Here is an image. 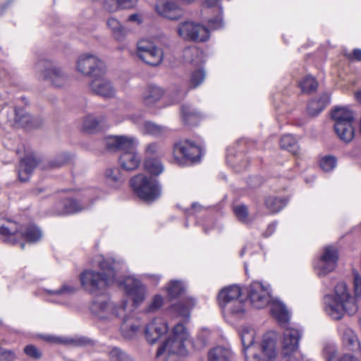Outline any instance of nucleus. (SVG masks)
I'll list each match as a JSON object with an SVG mask.
<instances>
[{
    "label": "nucleus",
    "mask_w": 361,
    "mask_h": 361,
    "mask_svg": "<svg viewBox=\"0 0 361 361\" xmlns=\"http://www.w3.org/2000/svg\"><path fill=\"white\" fill-rule=\"evenodd\" d=\"M353 123L334 124V130L338 137L343 142L348 143L355 136Z\"/></svg>",
    "instance_id": "obj_26"
},
{
    "label": "nucleus",
    "mask_w": 361,
    "mask_h": 361,
    "mask_svg": "<svg viewBox=\"0 0 361 361\" xmlns=\"http://www.w3.org/2000/svg\"><path fill=\"white\" fill-rule=\"evenodd\" d=\"M123 318L124 321L120 328L122 336L127 339L133 338L140 330L139 324H136L135 321L127 318L126 316Z\"/></svg>",
    "instance_id": "obj_29"
},
{
    "label": "nucleus",
    "mask_w": 361,
    "mask_h": 361,
    "mask_svg": "<svg viewBox=\"0 0 361 361\" xmlns=\"http://www.w3.org/2000/svg\"><path fill=\"white\" fill-rule=\"evenodd\" d=\"M15 359V354L13 351L0 347V360L11 361Z\"/></svg>",
    "instance_id": "obj_55"
},
{
    "label": "nucleus",
    "mask_w": 361,
    "mask_h": 361,
    "mask_svg": "<svg viewBox=\"0 0 361 361\" xmlns=\"http://www.w3.org/2000/svg\"><path fill=\"white\" fill-rule=\"evenodd\" d=\"M121 8H130L135 6L137 0H118Z\"/></svg>",
    "instance_id": "obj_58"
},
{
    "label": "nucleus",
    "mask_w": 361,
    "mask_h": 361,
    "mask_svg": "<svg viewBox=\"0 0 361 361\" xmlns=\"http://www.w3.org/2000/svg\"><path fill=\"white\" fill-rule=\"evenodd\" d=\"M300 86L302 92H310L316 90L317 82L313 77L307 76L300 82Z\"/></svg>",
    "instance_id": "obj_46"
},
{
    "label": "nucleus",
    "mask_w": 361,
    "mask_h": 361,
    "mask_svg": "<svg viewBox=\"0 0 361 361\" xmlns=\"http://www.w3.org/2000/svg\"><path fill=\"white\" fill-rule=\"evenodd\" d=\"M271 312L273 317L278 321L281 325L286 324L290 319L289 312L285 306L281 302H274L271 305Z\"/></svg>",
    "instance_id": "obj_28"
},
{
    "label": "nucleus",
    "mask_w": 361,
    "mask_h": 361,
    "mask_svg": "<svg viewBox=\"0 0 361 361\" xmlns=\"http://www.w3.org/2000/svg\"><path fill=\"white\" fill-rule=\"evenodd\" d=\"M106 25L116 40L121 41L127 35L126 29L116 18H109L106 21Z\"/></svg>",
    "instance_id": "obj_31"
},
{
    "label": "nucleus",
    "mask_w": 361,
    "mask_h": 361,
    "mask_svg": "<svg viewBox=\"0 0 361 361\" xmlns=\"http://www.w3.org/2000/svg\"><path fill=\"white\" fill-rule=\"evenodd\" d=\"M35 68L44 81L55 87H62L68 81V75L64 69L51 61L39 60Z\"/></svg>",
    "instance_id": "obj_7"
},
{
    "label": "nucleus",
    "mask_w": 361,
    "mask_h": 361,
    "mask_svg": "<svg viewBox=\"0 0 361 361\" xmlns=\"http://www.w3.org/2000/svg\"><path fill=\"white\" fill-rule=\"evenodd\" d=\"M248 296L254 307L257 309L263 308L271 300L269 287L258 281L253 282L249 287Z\"/></svg>",
    "instance_id": "obj_15"
},
{
    "label": "nucleus",
    "mask_w": 361,
    "mask_h": 361,
    "mask_svg": "<svg viewBox=\"0 0 361 361\" xmlns=\"http://www.w3.org/2000/svg\"><path fill=\"white\" fill-rule=\"evenodd\" d=\"M205 73L202 70H197L192 73L189 82V88L198 87L204 80Z\"/></svg>",
    "instance_id": "obj_47"
},
{
    "label": "nucleus",
    "mask_w": 361,
    "mask_h": 361,
    "mask_svg": "<svg viewBox=\"0 0 361 361\" xmlns=\"http://www.w3.org/2000/svg\"><path fill=\"white\" fill-rule=\"evenodd\" d=\"M97 262L101 271L87 269L80 274L82 287L92 294H100L118 281L114 260L99 257Z\"/></svg>",
    "instance_id": "obj_2"
},
{
    "label": "nucleus",
    "mask_w": 361,
    "mask_h": 361,
    "mask_svg": "<svg viewBox=\"0 0 361 361\" xmlns=\"http://www.w3.org/2000/svg\"><path fill=\"white\" fill-rule=\"evenodd\" d=\"M145 169L149 173L158 176L164 171V166L159 159L147 158L145 161Z\"/></svg>",
    "instance_id": "obj_39"
},
{
    "label": "nucleus",
    "mask_w": 361,
    "mask_h": 361,
    "mask_svg": "<svg viewBox=\"0 0 361 361\" xmlns=\"http://www.w3.org/2000/svg\"><path fill=\"white\" fill-rule=\"evenodd\" d=\"M103 6L109 12H116L121 8L118 0H104Z\"/></svg>",
    "instance_id": "obj_53"
},
{
    "label": "nucleus",
    "mask_w": 361,
    "mask_h": 361,
    "mask_svg": "<svg viewBox=\"0 0 361 361\" xmlns=\"http://www.w3.org/2000/svg\"><path fill=\"white\" fill-rule=\"evenodd\" d=\"M168 329V325L163 319H155L145 327L146 339L149 343H154Z\"/></svg>",
    "instance_id": "obj_19"
},
{
    "label": "nucleus",
    "mask_w": 361,
    "mask_h": 361,
    "mask_svg": "<svg viewBox=\"0 0 361 361\" xmlns=\"http://www.w3.org/2000/svg\"><path fill=\"white\" fill-rule=\"evenodd\" d=\"M127 21L140 25L143 21L142 16L140 13H133L128 17Z\"/></svg>",
    "instance_id": "obj_56"
},
{
    "label": "nucleus",
    "mask_w": 361,
    "mask_h": 361,
    "mask_svg": "<svg viewBox=\"0 0 361 361\" xmlns=\"http://www.w3.org/2000/svg\"><path fill=\"white\" fill-rule=\"evenodd\" d=\"M105 177L107 183L114 186L119 185L122 182L121 173L118 169H107Z\"/></svg>",
    "instance_id": "obj_45"
},
{
    "label": "nucleus",
    "mask_w": 361,
    "mask_h": 361,
    "mask_svg": "<svg viewBox=\"0 0 361 361\" xmlns=\"http://www.w3.org/2000/svg\"><path fill=\"white\" fill-rule=\"evenodd\" d=\"M354 296H351L347 285L338 283L335 288V296L327 295L324 297V310L333 319H341L344 313L355 314L358 310L357 298L361 295V277L358 274L354 276Z\"/></svg>",
    "instance_id": "obj_1"
},
{
    "label": "nucleus",
    "mask_w": 361,
    "mask_h": 361,
    "mask_svg": "<svg viewBox=\"0 0 361 361\" xmlns=\"http://www.w3.org/2000/svg\"><path fill=\"white\" fill-rule=\"evenodd\" d=\"M319 165L324 171H331L336 166V159L334 156H325L320 159Z\"/></svg>",
    "instance_id": "obj_48"
},
{
    "label": "nucleus",
    "mask_w": 361,
    "mask_h": 361,
    "mask_svg": "<svg viewBox=\"0 0 361 361\" xmlns=\"http://www.w3.org/2000/svg\"><path fill=\"white\" fill-rule=\"evenodd\" d=\"M119 286H123L126 293L129 295L133 302V305L138 307L145 298V288L142 283L133 277H127L123 281H119L117 283Z\"/></svg>",
    "instance_id": "obj_16"
},
{
    "label": "nucleus",
    "mask_w": 361,
    "mask_h": 361,
    "mask_svg": "<svg viewBox=\"0 0 361 361\" xmlns=\"http://www.w3.org/2000/svg\"><path fill=\"white\" fill-rule=\"evenodd\" d=\"M137 55L145 63L152 66L161 64L164 59L163 51L147 39H141L137 42Z\"/></svg>",
    "instance_id": "obj_12"
},
{
    "label": "nucleus",
    "mask_w": 361,
    "mask_h": 361,
    "mask_svg": "<svg viewBox=\"0 0 361 361\" xmlns=\"http://www.w3.org/2000/svg\"><path fill=\"white\" fill-rule=\"evenodd\" d=\"M164 95V90L155 85H149L142 93V101L143 104L148 106L155 104Z\"/></svg>",
    "instance_id": "obj_23"
},
{
    "label": "nucleus",
    "mask_w": 361,
    "mask_h": 361,
    "mask_svg": "<svg viewBox=\"0 0 361 361\" xmlns=\"http://www.w3.org/2000/svg\"><path fill=\"white\" fill-rule=\"evenodd\" d=\"M10 112L11 116L8 118V121L11 126H19L23 128L34 126L32 116L27 114L23 109H10Z\"/></svg>",
    "instance_id": "obj_21"
},
{
    "label": "nucleus",
    "mask_w": 361,
    "mask_h": 361,
    "mask_svg": "<svg viewBox=\"0 0 361 361\" xmlns=\"http://www.w3.org/2000/svg\"><path fill=\"white\" fill-rule=\"evenodd\" d=\"M343 341L349 347V350L355 351L360 349V343L357 337L351 329H347L345 330L343 335Z\"/></svg>",
    "instance_id": "obj_38"
},
{
    "label": "nucleus",
    "mask_w": 361,
    "mask_h": 361,
    "mask_svg": "<svg viewBox=\"0 0 361 361\" xmlns=\"http://www.w3.org/2000/svg\"><path fill=\"white\" fill-rule=\"evenodd\" d=\"M164 299L160 295H155L152 301L145 309L147 312H154L157 311L163 305Z\"/></svg>",
    "instance_id": "obj_50"
},
{
    "label": "nucleus",
    "mask_w": 361,
    "mask_h": 361,
    "mask_svg": "<svg viewBox=\"0 0 361 361\" xmlns=\"http://www.w3.org/2000/svg\"><path fill=\"white\" fill-rule=\"evenodd\" d=\"M233 352L228 346L218 345L210 349L207 353V361H231Z\"/></svg>",
    "instance_id": "obj_24"
},
{
    "label": "nucleus",
    "mask_w": 361,
    "mask_h": 361,
    "mask_svg": "<svg viewBox=\"0 0 361 361\" xmlns=\"http://www.w3.org/2000/svg\"><path fill=\"white\" fill-rule=\"evenodd\" d=\"M104 120L103 118H97L93 116H88L85 118L83 121V129L88 133L95 131L99 123Z\"/></svg>",
    "instance_id": "obj_43"
},
{
    "label": "nucleus",
    "mask_w": 361,
    "mask_h": 361,
    "mask_svg": "<svg viewBox=\"0 0 361 361\" xmlns=\"http://www.w3.org/2000/svg\"><path fill=\"white\" fill-rule=\"evenodd\" d=\"M181 115L185 122L189 125H195L200 118V114L188 105L181 107Z\"/></svg>",
    "instance_id": "obj_34"
},
{
    "label": "nucleus",
    "mask_w": 361,
    "mask_h": 361,
    "mask_svg": "<svg viewBox=\"0 0 361 361\" xmlns=\"http://www.w3.org/2000/svg\"><path fill=\"white\" fill-rule=\"evenodd\" d=\"M105 144L106 149L111 152H123L119 158V162L123 169L132 171L138 167L140 158L135 152L138 142L134 137L110 136L106 139Z\"/></svg>",
    "instance_id": "obj_4"
},
{
    "label": "nucleus",
    "mask_w": 361,
    "mask_h": 361,
    "mask_svg": "<svg viewBox=\"0 0 361 361\" xmlns=\"http://www.w3.org/2000/svg\"><path fill=\"white\" fill-rule=\"evenodd\" d=\"M144 277L145 279H149L154 285H157L159 282L161 276L158 274H144Z\"/></svg>",
    "instance_id": "obj_59"
},
{
    "label": "nucleus",
    "mask_w": 361,
    "mask_h": 361,
    "mask_svg": "<svg viewBox=\"0 0 361 361\" xmlns=\"http://www.w3.org/2000/svg\"><path fill=\"white\" fill-rule=\"evenodd\" d=\"M330 97L324 93L318 99L312 100L307 106V113L311 116L318 115L329 104Z\"/></svg>",
    "instance_id": "obj_27"
},
{
    "label": "nucleus",
    "mask_w": 361,
    "mask_h": 361,
    "mask_svg": "<svg viewBox=\"0 0 361 361\" xmlns=\"http://www.w3.org/2000/svg\"><path fill=\"white\" fill-rule=\"evenodd\" d=\"M166 289L168 295L171 298H175L184 293L185 286L181 281L172 280L168 283Z\"/></svg>",
    "instance_id": "obj_36"
},
{
    "label": "nucleus",
    "mask_w": 361,
    "mask_h": 361,
    "mask_svg": "<svg viewBox=\"0 0 361 361\" xmlns=\"http://www.w3.org/2000/svg\"><path fill=\"white\" fill-rule=\"evenodd\" d=\"M224 311L233 317L240 318L243 316L245 312L244 302L241 300L233 302V303L224 309Z\"/></svg>",
    "instance_id": "obj_42"
},
{
    "label": "nucleus",
    "mask_w": 361,
    "mask_h": 361,
    "mask_svg": "<svg viewBox=\"0 0 361 361\" xmlns=\"http://www.w3.org/2000/svg\"><path fill=\"white\" fill-rule=\"evenodd\" d=\"M127 305L126 300H123L121 305L117 306L105 300H97L92 302L91 310L100 319L111 320L116 317H125L127 315Z\"/></svg>",
    "instance_id": "obj_9"
},
{
    "label": "nucleus",
    "mask_w": 361,
    "mask_h": 361,
    "mask_svg": "<svg viewBox=\"0 0 361 361\" xmlns=\"http://www.w3.org/2000/svg\"><path fill=\"white\" fill-rule=\"evenodd\" d=\"M338 259L337 250L333 246L325 247L319 258L314 262L315 273L319 277L326 276L336 269Z\"/></svg>",
    "instance_id": "obj_13"
},
{
    "label": "nucleus",
    "mask_w": 361,
    "mask_h": 361,
    "mask_svg": "<svg viewBox=\"0 0 361 361\" xmlns=\"http://www.w3.org/2000/svg\"><path fill=\"white\" fill-rule=\"evenodd\" d=\"M48 341L56 343H63L73 346H82L89 343V341L85 338H66V337H49Z\"/></svg>",
    "instance_id": "obj_33"
},
{
    "label": "nucleus",
    "mask_w": 361,
    "mask_h": 361,
    "mask_svg": "<svg viewBox=\"0 0 361 361\" xmlns=\"http://www.w3.org/2000/svg\"><path fill=\"white\" fill-rule=\"evenodd\" d=\"M37 164L38 161L33 155L27 156L22 159L18 169L19 180L22 182L27 181Z\"/></svg>",
    "instance_id": "obj_22"
},
{
    "label": "nucleus",
    "mask_w": 361,
    "mask_h": 361,
    "mask_svg": "<svg viewBox=\"0 0 361 361\" xmlns=\"http://www.w3.org/2000/svg\"><path fill=\"white\" fill-rule=\"evenodd\" d=\"M255 330L249 326L241 329L240 336L243 345V353L246 361H274L277 357L276 339L271 334L264 336L260 345L263 357H260L255 350Z\"/></svg>",
    "instance_id": "obj_3"
},
{
    "label": "nucleus",
    "mask_w": 361,
    "mask_h": 361,
    "mask_svg": "<svg viewBox=\"0 0 361 361\" xmlns=\"http://www.w3.org/2000/svg\"><path fill=\"white\" fill-rule=\"evenodd\" d=\"M41 238V231L35 226L23 227L14 221H0V240L6 243L15 245L23 239L35 243Z\"/></svg>",
    "instance_id": "obj_5"
},
{
    "label": "nucleus",
    "mask_w": 361,
    "mask_h": 361,
    "mask_svg": "<svg viewBox=\"0 0 361 361\" xmlns=\"http://www.w3.org/2000/svg\"><path fill=\"white\" fill-rule=\"evenodd\" d=\"M281 147L286 149L293 154H297L299 151V146L295 138L292 135H285L280 140Z\"/></svg>",
    "instance_id": "obj_35"
},
{
    "label": "nucleus",
    "mask_w": 361,
    "mask_h": 361,
    "mask_svg": "<svg viewBox=\"0 0 361 361\" xmlns=\"http://www.w3.org/2000/svg\"><path fill=\"white\" fill-rule=\"evenodd\" d=\"M155 8L159 15L171 20H178L183 15V11L180 6L170 0L159 1Z\"/></svg>",
    "instance_id": "obj_18"
},
{
    "label": "nucleus",
    "mask_w": 361,
    "mask_h": 361,
    "mask_svg": "<svg viewBox=\"0 0 361 361\" xmlns=\"http://www.w3.org/2000/svg\"><path fill=\"white\" fill-rule=\"evenodd\" d=\"M345 56L347 59L349 60H353L355 59L358 61H361V49H355L353 50V54H345Z\"/></svg>",
    "instance_id": "obj_57"
},
{
    "label": "nucleus",
    "mask_w": 361,
    "mask_h": 361,
    "mask_svg": "<svg viewBox=\"0 0 361 361\" xmlns=\"http://www.w3.org/2000/svg\"><path fill=\"white\" fill-rule=\"evenodd\" d=\"M287 204V200L283 197H269L265 200L266 207L271 212H278Z\"/></svg>",
    "instance_id": "obj_37"
},
{
    "label": "nucleus",
    "mask_w": 361,
    "mask_h": 361,
    "mask_svg": "<svg viewBox=\"0 0 361 361\" xmlns=\"http://www.w3.org/2000/svg\"><path fill=\"white\" fill-rule=\"evenodd\" d=\"M104 75L94 77L89 85L90 89L94 94L104 98L113 97L115 95L116 90L111 82Z\"/></svg>",
    "instance_id": "obj_17"
},
{
    "label": "nucleus",
    "mask_w": 361,
    "mask_h": 361,
    "mask_svg": "<svg viewBox=\"0 0 361 361\" xmlns=\"http://www.w3.org/2000/svg\"><path fill=\"white\" fill-rule=\"evenodd\" d=\"M203 6L204 8H215L219 12V15L214 18H211L208 20L209 26L214 30L219 29L223 27L224 22L221 17L223 12L222 7L219 5L218 0H203Z\"/></svg>",
    "instance_id": "obj_25"
},
{
    "label": "nucleus",
    "mask_w": 361,
    "mask_h": 361,
    "mask_svg": "<svg viewBox=\"0 0 361 361\" xmlns=\"http://www.w3.org/2000/svg\"><path fill=\"white\" fill-rule=\"evenodd\" d=\"M75 290L76 288L75 286L66 284L61 288L54 291H49V293L56 296H68L74 293Z\"/></svg>",
    "instance_id": "obj_52"
},
{
    "label": "nucleus",
    "mask_w": 361,
    "mask_h": 361,
    "mask_svg": "<svg viewBox=\"0 0 361 361\" xmlns=\"http://www.w3.org/2000/svg\"><path fill=\"white\" fill-rule=\"evenodd\" d=\"M135 192L142 200L153 201L161 195V188L155 178L139 174L130 180Z\"/></svg>",
    "instance_id": "obj_8"
},
{
    "label": "nucleus",
    "mask_w": 361,
    "mask_h": 361,
    "mask_svg": "<svg viewBox=\"0 0 361 361\" xmlns=\"http://www.w3.org/2000/svg\"><path fill=\"white\" fill-rule=\"evenodd\" d=\"M202 154V146L189 140L181 141L174 145L173 157L176 162L179 164L182 162L179 157L180 155L185 160L195 162L200 159Z\"/></svg>",
    "instance_id": "obj_14"
},
{
    "label": "nucleus",
    "mask_w": 361,
    "mask_h": 361,
    "mask_svg": "<svg viewBox=\"0 0 361 361\" xmlns=\"http://www.w3.org/2000/svg\"><path fill=\"white\" fill-rule=\"evenodd\" d=\"M142 130L145 133L156 137L161 136L166 132V127L157 125L149 121L144 122Z\"/></svg>",
    "instance_id": "obj_41"
},
{
    "label": "nucleus",
    "mask_w": 361,
    "mask_h": 361,
    "mask_svg": "<svg viewBox=\"0 0 361 361\" xmlns=\"http://www.w3.org/2000/svg\"><path fill=\"white\" fill-rule=\"evenodd\" d=\"M241 295L240 288L233 285L223 288L219 293L218 302L220 307L224 310L229 305L239 300Z\"/></svg>",
    "instance_id": "obj_20"
},
{
    "label": "nucleus",
    "mask_w": 361,
    "mask_h": 361,
    "mask_svg": "<svg viewBox=\"0 0 361 361\" xmlns=\"http://www.w3.org/2000/svg\"><path fill=\"white\" fill-rule=\"evenodd\" d=\"M199 54H200V51L195 47L188 48L184 51V56L185 58H189L190 56H193V55L197 56Z\"/></svg>",
    "instance_id": "obj_60"
},
{
    "label": "nucleus",
    "mask_w": 361,
    "mask_h": 361,
    "mask_svg": "<svg viewBox=\"0 0 361 361\" xmlns=\"http://www.w3.org/2000/svg\"><path fill=\"white\" fill-rule=\"evenodd\" d=\"M177 32L180 37L188 41L202 42L209 38L208 28L193 21L180 23L177 27Z\"/></svg>",
    "instance_id": "obj_11"
},
{
    "label": "nucleus",
    "mask_w": 361,
    "mask_h": 361,
    "mask_svg": "<svg viewBox=\"0 0 361 361\" xmlns=\"http://www.w3.org/2000/svg\"><path fill=\"white\" fill-rule=\"evenodd\" d=\"M75 69L86 76H101L106 72L105 64L97 56L91 54H81L76 61Z\"/></svg>",
    "instance_id": "obj_10"
},
{
    "label": "nucleus",
    "mask_w": 361,
    "mask_h": 361,
    "mask_svg": "<svg viewBox=\"0 0 361 361\" xmlns=\"http://www.w3.org/2000/svg\"><path fill=\"white\" fill-rule=\"evenodd\" d=\"M195 305V302L192 299H186L173 305L171 310L178 315L188 319L190 317V312Z\"/></svg>",
    "instance_id": "obj_32"
},
{
    "label": "nucleus",
    "mask_w": 361,
    "mask_h": 361,
    "mask_svg": "<svg viewBox=\"0 0 361 361\" xmlns=\"http://www.w3.org/2000/svg\"><path fill=\"white\" fill-rule=\"evenodd\" d=\"M190 342L189 334L182 324H176L173 329L172 335L158 348L157 357L164 354L168 355H185L187 345Z\"/></svg>",
    "instance_id": "obj_6"
},
{
    "label": "nucleus",
    "mask_w": 361,
    "mask_h": 361,
    "mask_svg": "<svg viewBox=\"0 0 361 361\" xmlns=\"http://www.w3.org/2000/svg\"><path fill=\"white\" fill-rule=\"evenodd\" d=\"M331 118L334 124L354 123L353 112L344 107L336 108L331 113Z\"/></svg>",
    "instance_id": "obj_30"
},
{
    "label": "nucleus",
    "mask_w": 361,
    "mask_h": 361,
    "mask_svg": "<svg viewBox=\"0 0 361 361\" xmlns=\"http://www.w3.org/2000/svg\"><path fill=\"white\" fill-rule=\"evenodd\" d=\"M66 161L64 159L59 158L54 161H51L49 164V168L60 167L65 164Z\"/></svg>",
    "instance_id": "obj_61"
},
{
    "label": "nucleus",
    "mask_w": 361,
    "mask_h": 361,
    "mask_svg": "<svg viewBox=\"0 0 361 361\" xmlns=\"http://www.w3.org/2000/svg\"><path fill=\"white\" fill-rule=\"evenodd\" d=\"M233 212L238 219L242 222L249 221L248 209L245 204L235 205Z\"/></svg>",
    "instance_id": "obj_49"
},
{
    "label": "nucleus",
    "mask_w": 361,
    "mask_h": 361,
    "mask_svg": "<svg viewBox=\"0 0 361 361\" xmlns=\"http://www.w3.org/2000/svg\"><path fill=\"white\" fill-rule=\"evenodd\" d=\"M108 357L110 361H132V357L118 347L110 348Z\"/></svg>",
    "instance_id": "obj_40"
},
{
    "label": "nucleus",
    "mask_w": 361,
    "mask_h": 361,
    "mask_svg": "<svg viewBox=\"0 0 361 361\" xmlns=\"http://www.w3.org/2000/svg\"><path fill=\"white\" fill-rule=\"evenodd\" d=\"M24 352L27 355L35 359H39L42 356L40 351L33 345H26Z\"/></svg>",
    "instance_id": "obj_54"
},
{
    "label": "nucleus",
    "mask_w": 361,
    "mask_h": 361,
    "mask_svg": "<svg viewBox=\"0 0 361 361\" xmlns=\"http://www.w3.org/2000/svg\"><path fill=\"white\" fill-rule=\"evenodd\" d=\"M339 361H358V360L352 355L345 354V355H343L340 358Z\"/></svg>",
    "instance_id": "obj_62"
},
{
    "label": "nucleus",
    "mask_w": 361,
    "mask_h": 361,
    "mask_svg": "<svg viewBox=\"0 0 361 361\" xmlns=\"http://www.w3.org/2000/svg\"><path fill=\"white\" fill-rule=\"evenodd\" d=\"M145 154L147 156H161L164 154L162 147L157 143L152 142L147 145L145 148Z\"/></svg>",
    "instance_id": "obj_51"
},
{
    "label": "nucleus",
    "mask_w": 361,
    "mask_h": 361,
    "mask_svg": "<svg viewBox=\"0 0 361 361\" xmlns=\"http://www.w3.org/2000/svg\"><path fill=\"white\" fill-rule=\"evenodd\" d=\"M178 98L173 99L172 103L176 104L181 101L186 95L185 92H178Z\"/></svg>",
    "instance_id": "obj_63"
},
{
    "label": "nucleus",
    "mask_w": 361,
    "mask_h": 361,
    "mask_svg": "<svg viewBox=\"0 0 361 361\" xmlns=\"http://www.w3.org/2000/svg\"><path fill=\"white\" fill-rule=\"evenodd\" d=\"M355 97L356 98V99L361 103V90L357 92L355 94Z\"/></svg>",
    "instance_id": "obj_64"
},
{
    "label": "nucleus",
    "mask_w": 361,
    "mask_h": 361,
    "mask_svg": "<svg viewBox=\"0 0 361 361\" xmlns=\"http://www.w3.org/2000/svg\"><path fill=\"white\" fill-rule=\"evenodd\" d=\"M63 210L62 214H73L83 209V207L75 200L67 199L63 201Z\"/></svg>",
    "instance_id": "obj_44"
}]
</instances>
